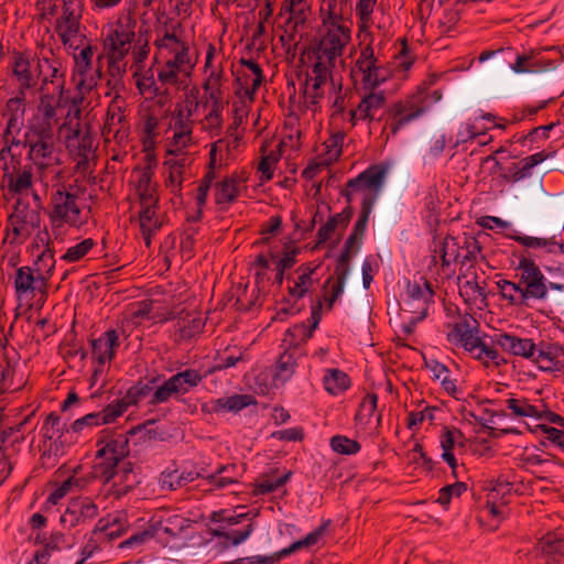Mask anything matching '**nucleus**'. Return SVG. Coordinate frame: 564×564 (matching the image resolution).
Masks as SVG:
<instances>
[{"mask_svg":"<svg viewBox=\"0 0 564 564\" xmlns=\"http://www.w3.org/2000/svg\"><path fill=\"white\" fill-rule=\"evenodd\" d=\"M59 100L52 94H43L36 106V112L28 120V126L36 127H52L56 128L57 124V107Z\"/></svg>","mask_w":564,"mask_h":564,"instance_id":"19","label":"nucleus"},{"mask_svg":"<svg viewBox=\"0 0 564 564\" xmlns=\"http://www.w3.org/2000/svg\"><path fill=\"white\" fill-rule=\"evenodd\" d=\"M215 177H216L215 171H207V173L204 175L203 180L200 181V183L197 187L196 200H197V205L199 206V210L206 203L208 191H209Z\"/></svg>","mask_w":564,"mask_h":564,"instance_id":"63","label":"nucleus"},{"mask_svg":"<svg viewBox=\"0 0 564 564\" xmlns=\"http://www.w3.org/2000/svg\"><path fill=\"white\" fill-rule=\"evenodd\" d=\"M350 41V29L348 26L328 28L326 34L321 39L323 46L334 47L337 54H343Z\"/></svg>","mask_w":564,"mask_h":564,"instance_id":"34","label":"nucleus"},{"mask_svg":"<svg viewBox=\"0 0 564 564\" xmlns=\"http://www.w3.org/2000/svg\"><path fill=\"white\" fill-rule=\"evenodd\" d=\"M97 516L98 506L90 498H74L68 501L59 520L65 529H74L86 525Z\"/></svg>","mask_w":564,"mask_h":564,"instance_id":"9","label":"nucleus"},{"mask_svg":"<svg viewBox=\"0 0 564 564\" xmlns=\"http://www.w3.org/2000/svg\"><path fill=\"white\" fill-rule=\"evenodd\" d=\"M373 207V196L369 198H362L361 202V210L359 217L354 226L352 232L359 236V238L364 237L366 231L367 223L369 219V215Z\"/></svg>","mask_w":564,"mask_h":564,"instance_id":"56","label":"nucleus"},{"mask_svg":"<svg viewBox=\"0 0 564 564\" xmlns=\"http://www.w3.org/2000/svg\"><path fill=\"white\" fill-rule=\"evenodd\" d=\"M9 225L13 242H25L32 232L40 228L41 213L39 208H32L22 198H18L13 213L9 216Z\"/></svg>","mask_w":564,"mask_h":564,"instance_id":"4","label":"nucleus"},{"mask_svg":"<svg viewBox=\"0 0 564 564\" xmlns=\"http://www.w3.org/2000/svg\"><path fill=\"white\" fill-rule=\"evenodd\" d=\"M48 54V56L43 55L37 59V77L42 79L43 84L57 83V88L59 89V94H62L65 86L62 63L55 57L52 51H50Z\"/></svg>","mask_w":564,"mask_h":564,"instance_id":"21","label":"nucleus"},{"mask_svg":"<svg viewBox=\"0 0 564 564\" xmlns=\"http://www.w3.org/2000/svg\"><path fill=\"white\" fill-rule=\"evenodd\" d=\"M296 367L297 364L293 352L286 350L281 354L273 375L274 384L285 383L294 375Z\"/></svg>","mask_w":564,"mask_h":564,"instance_id":"33","label":"nucleus"},{"mask_svg":"<svg viewBox=\"0 0 564 564\" xmlns=\"http://www.w3.org/2000/svg\"><path fill=\"white\" fill-rule=\"evenodd\" d=\"M517 269L522 271L520 282L524 284L520 304H523L528 299H544L547 294V286L544 283V275L535 262L525 256H521Z\"/></svg>","mask_w":564,"mask_h":564,"instance_id":"8","label":"nucleus"},{"mask_svg":"<svg viewBox=\"0 0 564 564\" xmlns=\"http://www.w3.org/2000/svg\"><path fill=\"white\" fill-rule=\"evenodd\" d=\"M279 161V156L271 152L267 155H263L259 162L258 171L262 173L261 181H270L273 176V165H275Z\"/></svg>","mask_w":564,"mask_h":564,"instance_id":"62","label":"nucleus"},{"mask_svg":"<svg viewBox=\"0 0 564 564\" xmlns=\"http://www.w3.org/2000/svg\"><path fill=\"white\" fill-rule=\"evenodd\" d=\"M330 446L333 451L344 455L356 454L360 451V444L343 435H336L330 438Z\"/></svg>","mask_w":564,"mask_h":564,"instance_id":"52","label":"nucleus"},{"mask_svg":"<svg viewBox=\"0 0 564 564\" xmlns=\"http://www.w3.org/2000/svg\"><path fill=\"white\" fill-rule=\"evenodd\" d=\"M496 343L505 351L527 359L533 358L536 352V345L532 339L520 338L507 333L498 335Z\"/></svg>","mask_w":564,"mask_h":564,"instance_id":"23","label":"nucleus"},{"mask_svg":"<svg viewBox=\"0 0 564 564\" xmlns=\"http://www.w3.org/2000/svg\"><path fill=\"white\" fill-rule=\"evenodd\" d=\"M329 523L330 520L325 521L314 531L308 533L304 539L294 542L289 547H285L271 556H251L245 558H237L230 562L229 564H274L275 562L280 561L283 556H286L302 547L315 545L319 541V539L325 534Z\"/></svg>","mask_w":564,"mask_h":564,"instance_id":"10","label":"nucleus"},{"mask_svg":"<svg viewBox=\"0 0 564 564\" xmlns=\"http://www.w3.org/2000/svg\"><path fill=\"white\" fill-rule=\"evenodd\" d=\"M183 324L180 325V336L183 339H189L195 335L199 334L204 327V321L200 316H192L187 314L185 318L182 319Z\"/></svg>","mask_w":564,"mask_h":564,"instance_id":"47","label":"nucleus"},{"mask_svg":"<svg viewBox=\"0 0 564 564\" xmlns=\"http://www.w3.org/2000/svg\"><path fill=\"white\" fill-rule=\"evenodd\" d=\"M424 112V107L416 106L412 100L398 101L387 110L389 119L386 127H389L392 134L406 123L414 120Z\"/></svg>","mask_w":564,"mask_h":564,"instance_id":"15","label":"nucleus"},{"mask_svg":"<svg viewBox=\"0 0 564 564\" xmlns=\"http://www.w3.org/2000/svg\"><path fill=\"white\" fill-rule=\"evenodd\" d=\"M133 39L134 32L124 29L122 25L111 30L104 42L107 58L122 62L130 51Z\"/></svg>","mask_w":564,"mask_h":564,"instance_id":"16","label":"nucleus"},{"mask_svg":"<svg viewBox=\"0 0 564 564\" xmlns=\"http://www.w3.org/2000/svg\"><path fill=\"white\" fill-rule=\"evenodd\" d=\"M408 294L413 301H423V307H426V303L432 301L434 292L431 282L424 280L422 284L417 282L409 283Z\"/></svg>","mask_w":564,"mask_h":564,"instance_id":"46","label":"nucleus"},{"mask_svg":"<svg viewBox=\"0 0 564 564\" xmlns=\"http://www.w3.org/2000/svg\"><path fill=\"white\" fill-rule=\"evenodd\" d=\"M48 283L45 278L37 275L31 267H21L15 271L14 289L19 299L23 296L34 297L36 294L42 296L47 293Z\"/></svg>","mask_w":564,"mask_h":564,"instance_id":"14","label":"nucleus"},{"mask_svg":"<svg viewBox=\"0 0 564 564\" xmlns=\"http://www.w3.org/2000/svg\"><path fill=\"white\" fill-rule=\"evenodd\" d=\"M44 437L52 440L54 437H62L64 432L68 433L65 424L61 423V417L55 413H50L43 426Z\"/></svg>","mask_w":564,"mask_h":564,"instance_id":"53","label":"nucleus"},{"mask_svg":"<svg viewBox=\"0 0 564 564\" xmlns=\"http://www.w3.org/2000/svg\"><path fill=\"white\" fill-rule=\"evenodd\" d=\"M95 246V241L91 238H87L79 243L67 249L63 259L69 262H75L84 258Z\"/></svg>","mask_w":564,"mask_h":564,"instance_id":"55","label":"nucleus"},{"mask_svg":"<svg viewBox=\"0 0 564 564\" xmlns=\"http://www.w3.org/2000/svg\"><path fill=\"white\" fill-rule=\"evenodd\" d=\"M378 397L375 393L367 394L361 403L359 404V409L356 413V421L364 424H369L372 416H375L377 411Z\"/></svg>","mask_w":564,"mask_h":564,"instance_id":"44","label":"nucleus"},{"mask_svg":"<svg viewBox=\"0 0 564 564\" xmlns=\"http://www.w3.org/2000/svg\"><path fill=\"white\" fill-rule=\"evenodd\" d=\"M535 557L564 558V535L558 532H547L538 542L534 549Z\"/></svg>","mask_w":564,"mask_h":564,"instance_id":"28","label":"nucleus"},{"mask_svg":"<svg viewBox=\"0 0 564 564\" xmlns=\"http://www.w3.org/2000/svg\"><path fill=\"white\" fill-rule=\"evenodd\" d=\"M205 375L198 370L186 369L171 377L181 394L187 393L192 388L197 387Z\"/></svg>","mask_w":564,"mask_h":564,"instance_id":"39","label":"nucleus"},{"mask_svg":"<svg viewBox=\"0 0 564 564\" xmlns=\"http://www.w3.org/2000/svg\"><path fill=\"white\" fill-rule=\"evenodd\" d=\"M436 252H440L442 267L446 268L452 262L462 264L474 262L477 253L480 252V247L474 238H465L464 243L460 245L457 238L446 236L440 241V249Z\"/></svg>","mask_w":564,"mask_h":564,"instance_id":"7","label":"nucleus"},{"mask_svg":"<svg viewBox=\"0 0 564 564\" xmlns=\"http://www.w3.org/2000/svg\"><path fill=\"white\" fill-rule=\"evenodd\" d=\"M316 268L310 265H301L296 272L300 273L297 281L293 286L289 288V294L295 299H301L305 295L308 289L313 285L312 274Z\"/></svg>","mask_w":564,"mask_h":564,"instance_id":"40","label":"nucleus"},{"mask_svg":"<svg viewBox=\"0 0 564 564\" xmlns=\"http://www.w3.org/2000/svg\"><path fill=\"white\" fill-rule=\"evenodd\" d=\"M158 525L161 531L172 538L180 535L188 527L187 520L178 514H171L161 519Z\"/></svg>","mask_w":564,"mask_h":564,"instance_id":"42","label":"nucleus"},{"mask_svg":"<svg viewBox=\"0 0 564 564\" xmlns=\"http://www.w3.org/2000/svg\"><path fill=\"white\" fill-rule=\"evenodd\" d=\"M549 158H550L549 153L541 151V152H538L535 154H532L530 156L522 159V161H521L522 166L512 173V176H511L512 181L519 182V181L525 178L527 176L530 175L531 169H533L535 165L542 163L543 161H545Z\"/></svg>","mask_w":564,"mask_h":564,"instance_id":"43","label":"nucleus"},{"mask_svg":"<svg viewBox=\"0 0 564 564\" xmlns=\"http://www.w3.org/2000/svg\"><path fill=\"white\" fill-rule=\"evenodd\" d=\"M22 144L40 174L61 165L59 137L52 127L25 126Z\"/></svg>","mask_w":564,"mask_h":564,"instance_id":"1","label":"nucleus"},{"mask_svg":"<svg viewBox=\"0 0 564 564\" xmlns=\"http://www.w3.org/2000/svg\"><path fill=\"white\" fill-rule=\"evenodd\" d=\"M12 72L14 77L19 83L20 95L21 97L11 98L8 101V107L12 108L13 106H20L24 100V90L32 88L35 86V77L33 76L30 68L29 58L19 52H14L13 54V63H12Z\"/></svg>","mask_w":564,"mask_h":564,"instance_id":"17","label":"nucleus"},{"mask_svg":"<svg viewBox=\"0 0 564 564\" xmlns=\"http://www.w3.org/2000/svg\"><path fill=\"white\" fill-rule=\"evenodd\" d=\"M139 220L141 230L158 231L162 227V221L156 216V207L141 208Z\"/></svg>","mask_w":564,"mask_h":564,"instance_id":"54","label":"nucleus"},{"mask_svg":"<svg viewBox=\"0 0 564 564\" xmlns=\"http://www.w3.org/2000/svg\"><path fill=\"white\" fill-rule=\"evenodd\" d=\"M345 132H337L325 141V147L327 149V153L329 154V160H337L341 154V147L345 140Z\"/></svg>","mask_w":564,"mask_h":564,"instance_id":"64","label":"nucleus"},{"mask_svg":"<svg viewBox=\"0 0 564 564\" xmlns=\"http://www.w3.org/2000/svg\"><path fill=\"white\" fill-rule=\"evenodd\" d=\"M387 98L383 91H370L365 95L358 105L359 119L361 120H375L377 119V112L381 110L386 105ZM381 118H378L380 120Z\"/></svg>","mask_w":564,"mask_h":564,"instance_id":"30","label":"nucleus"},{"mask_svg":"<svg viewBox=\"0 0 564 564\" xmlns=\"http://www.w3.org/2000/svg\"><path fill=\"white\" fill-rule=\"evenodd\" d=\"M209 99L212 100V109L206 115L205 120L212 126V127H218L221 123V110H223V102H221V96L218 95L217 91H210Z\"/></svg>","mask_w":564,"mask_h":564,"instance_id":"58","label":"nucleus"},{"mask_svg":"<svg viewBox=\"0 0 564 564\" xmlns=\"http://www.w3.org/2000/svg\"><path fill=\"white\" fill-rule=\"evenodd\" d=\"M76 200L77 196L67 191L64 185L58 186L52 193L50 218L53 226H61L62 224L80 225V208Z\"/></svg>","mask_w":564,"mask_h":564,"instance_id":"5","label":"nucleus"},{"mask_svg":"<svg viewBox=\"0 0 564 564\" xmlns=\"http://www.w3.org/2000/svg\"><path fill=\"white\" fill-rule=\"evenodd\" d=\"M254 397L250 394H235L228 398H220L214 402L213 410L215 412L230 411L238 412L246 406L256 403Z\"/></svg>","mask_w":564,"mask_h":564,"instance_id":"36","label":"nucleus"},{"mask_svg":"<svg viewBox=\"0 0 564 564\" xmlns=\"http://www.w3.org/2000/svg\"><path fill=\"white\" fill-rule=\"evenodd\" d=\"M124 106L126 100L121 95H115L112 96V99L109 104L108 110H107V118L104 126V134H109L112 131V128L121 124L124 120Z\"/></svg>","mask_w":564,"mask_h":564,"instance_id":"35","label":"nucleus"},{"mask_svg":"<svg viewBox=\"0 0 564 564\" xmlns=\"http://www.w3.org/2000/svg\"><path fill=\"white\" fill-rule=\"evenodd\" d=\"M34 271L37 275H42L45 278V282L48 283L50 278L52 276V272L55 267L54 256L50 249L42 251V253L37 257V260L34 263Z\"/></svg>","mask_w":564,"mask_h":564,"instance_id":"48","label":"nucleus"},{"mask_svg":"<svg viewBox=\"0 0 564 564\" xmlns=\"http://www.w3.org/2000/svg\"><path fill=\"white\" fill-rule=\"evenodd\" d=\"M322 317V302L318 301L315 305L312 306L311 314V325L306 326L305 324L295 325L292 328H289L286 332V337H291L289 340L290 345H299L300 341H306L308 338L313 336V332L317 328Z\"/></svg>","mask_w":564,"mask_h":564,"instance_id":"26","label":"nucleus"},{"mask_svg":"<svg viewBox=\"0 0 564 564\" xmlns=\"http://www.w3.org/2000/svg\"><path fill=\"white\" fill-rule=\"evenodd\" d=\"M348 268H337L336 276H329L324 284V300L327 308L332 310L334 303L344 291Z\"/></svg>","mask_w":564,"mask_h":564,"instance_id":"31","label":"nucleus"},{"mask_svg":"<svg viewBox=\"0 0 564 564\" xmlns=\"http://www.w3.org/2000/svg\"><path fill=\"white\" fill-rule=\"evenodd\" d=\"M100 77V68L93 72L91 63L75 59L73 79L76 83V87L80 93H83L84 90H91L97 85V82Z\"/></svg>","mask_w":564,"mask_h":564,"instance_id":"29","label":"nucleus"},{"mask_svg":"<svg viewBox=\"0 0 564 564\" xmlns=\"http://www.w3.org/2000/svg\"><path fill=\"white\" fill-rule=\"evenodd\" d=\"M479 324L471 316H465L460 322L455 323L448 339L459 343L474 358L480 360L485 367L490 362L495 366L506 364L497 349L487 346L478 336Z\"/></svg>","mask_w":564,"mask_h":564,"instance_id":"2","label":"nucleus"},{"mask_svg":"<svg viewBox=\"0 0 564 564\" xmlns=\"http://www.w3.org/2000/svg\"><path fill=\"white\" fill-rule=\"evenodd\" d=\"M466 490L467 485L463 481H456L455 484L447 485L440 490L436 502L442 506H447L453 496L459 497Z\"/></svg>","mask_w":564,"mask_h":564,"instance_id":"57","label":"nucleus"},{"mask_svg":"<svg viewBox=\"0 0 564 564\" xmlns=\"http://www.w3.org/2000/svg\"><path fill=\"white\" fill-rule=\"evenodd\" d=\"M507 408L512 411V414L519 417H535L538 416L539 409L530 404L527 399L510 398L506 401Z\"/></svg>","mask_w":564,"mask_h":564,"instance_id":"45","label":"nucleus"},{"mask_svg":"<svg viewBox=\"0 0 564 564\" xmlns=\"http://www.w3.org/2000/svg\"><path fill=\"white\" fill-rule=\"evenodd\" d=\"M291 15L286 22L288 25L293 24L295 31L299 25H303L306 21V12L310 6L305 0H291Z\"/></svg>","mask_w":564,"mask_h":564,"instance_id":"51","label":"nucleus"},{"mask_svg":"<svg viewBox=\"0 0 564 564\" xmlns=\"http://www.w3.org/2000/svg\"><path fill=\"white\" fill-rule=\"evenodd\" d=\"M129 455L128 438L120 435L105 444L104 447L97 451L96 459L99 462L95 464L96 476L99 477L104 484H109L113 477V473L120 469L121 463H128L126 457Z\"/></svg>","mask_w":564,"mask_h":564,"instance_id":"3","label":"nucleus"},{"mask_svg":"<svg viewBox=\"0 0 564 564\" xmlns=\"http://www.w3.org/2000/svg\"><path fill=\"white\" fill-rule=\"evenodd\" d=\"M82 14V0H64L62 15L56 20V32L64 44L79 34Z\"/></svg>","mask_w":564,"mask_h":564,"instance_id":"12","label":"nucleus"},{"mask_svg":"<svg viewBox=\"0 0 564 564\" xmlns=\"http://www.w3.org/2000/svg\"><path fill=\"white\" fill-rule=\"evenodd\" d=\"M139 482L138 475L133 470V464L131 462L121 463L120 469L113 473L109 482L111 485L108 489V496L120 499L128 495Z\"/></svg>","mask_w":564,"mask_h":564,"instance_id":"18","label":"nucleus"},{"mask_svg":"<svg viewBox=\"0 0 564 564\" xmlns=\"http://www.w3.org/2000/svg\"><path fill=\"white\" fill-rule=\"evenodd\" d=\"M203 477V474L196 471H187L177 474L176 470L162 473L161 475V487L163 489L176 490L187 485L188 482L194 481L195 479Z\"/></svg>","mask_w":564,"mask_h":564,"instance_id":"37","label":"nucleus"},{"mask_svg":"<svg viewBox=\"0 0 564 564\" xmlns=\"http://www.w3.org/2000/svg\"><path fill=\"white\" fill-rule=\"evenodd\" d=\"M181 394L171 378L165 380L160 387H158L151 397L150 404L156 405L166 402L172 395Z\"/></svg>","mask_w":564,"mask_h":564,"instance_id":"50","label":"nucleus"},{"mask_svg":"<svg viewBox=\"0 0 564 564\" xmlns=\"http://www.w3.org/2000/svg\"><path fill=\"white\" fill-rule=\"evenodd\" d=\"M291 473H286L283 476L279 477L274 481L268 479H261L256 484L254 492L257 495H265L276 490L279 487L283 486L288 479L290 478Z\"/></svg>","mask_w":564,"mask_h":564,"instance_id":"60","label":"nucleus"},{"mask_svg":"<svg viewBox=\"0 0 564 564\" xmlns=\"http://www.w3.org/2000/svg\"><path fill=\"white\" fill-rule=\"evenodd\" d=\"M356 68L362 74L365 88L373 90L380 85L378 79V58L375 56L371 44L366 45L356 61Z\"/></svg>","mask_w":564,"mask_h":564,"instance_id":"20","label":"nucleus"},{"mask_svg":"<svg viewBox=\"0 0 564 564\" xmlns=\"http://www.w3.org/2000/svg\"><path fill=\"white\" fill-rule=\"evenodd\" d=\"M198 102L186 99L183 104H178L173 113L174 120V135L173 145L178 149L185 148L192 140L193 123L192 120L194 111L197 109Z\"/></svg>","mask_w":564,"mask_h":564,"instance_id":"11","label":"nucleus"},{"mask_svg":"<svg viewBox=\"0 0 564 564\" xmlns=\"http://www.w3.org/2000/svg\"><path fill=\"white\" fill-rule=\"evenodd\" d=\"M155 383V380H151L149 382L138 381L134 386L130 387L124 394L123 399L128 403L129 406L137 405L140 401L152 395Z\"/></svg>","mask_w":564,"mask_h":564,"instance_id":"41","label":"nucleus"},{"mask_svg":"<svg viewBox=\"0 0 564 564\" xmlns=\"http://www.w3.org/2000/svg\"><path fill=\"white\" fill-rule=\"evenodd\" d=\"M17 370L11 367H7L2 371L1 380H0V391L4 392H13L18 391L22 388V380L15 381Z\"/></svg>","mask_w":564,"mask_h":564,"instance_id":"59","label":"nucleus"},{"mask_svg":"<svg viewBox=\"0 0 564 564\" xmlns=\"http://www.w3.org/2000/svg\"><path fill=\"white\" fill-rule=\"evenodd\" d=\"M90 344L93 358L102 366L115 357V350L119 346V335L117 330L109 329L99 338L93 339Z\"/></svg>","mask_w":564,"mask_h":564,"instance_id":"22","label":"nucleus"},{"mask_svg":"<svg viewBox=\"0 0 564 564\" xmlns=\"http://www.w3.org/2000/svg\"><path fill=\"white\" fill-rule=\"evenodd\" d=\"M128 408V403L123 398H121L107 405L104 410L97 412V414H99V419H101L102 424H109L122 415Z\"/></svg>","mask_w":564,"mask_h":564,"instance_id":"49","label":"nucleus"},{"mask_svg":"<svg viewBox=\"0 0 564 564\" xmlns=\"http://www.w3.org/2000/svg\"><path fill=\"white\" fill-rule=\"evenodd\" d=\"M564 356V349L556 344L541 343L536 346V352L531 358L538 367L543 371H553L560 369L562 366L558 358Z\"/></svg>","mask_w":564,"mask_h":564,"instance_id":"24","label":"nucleus"},{"mask_svg":"<svg viewBox=\"0 0 564 564\" xmlns=\"http://www.w3.org/2000/svg\"><path fill=\"white\" fill-rule=\"evenodd\" d=\"M314 77L307 75L304 82L303 96L307 108L316 112L319 108V101L323 98L322 86L326 83L330 70L328 66L321 61H316L312 69Z\"/></svg>","mask_w":564,"mask_h":564,"instance_id":"13","label":"nucleus"},{"mask_svg":"<svg viewBox=\"0 0 564 564\" xmlns=\"http://www.w3.org/2000/svg\"><path fill=\"white\" fill-rule=\"evenodd\" d=\"M242 183H245V178L234 174L216 184L215 202L221 210L225 209L224 205H229L236 200Z\"/></svg>","mask_w":564,"mask_h":564,"instance_id":"25","label":"nucleus"},{"mask_svg":"<svg viewBox=\"0 0 564 564\" xmlns=\"http://www.w3.org/2000/svg\"><path fill=\"white\" fill-rule=\"evenodd\" d=\"M387 172L388 169L386 166L373 164L360 173L357 177L349 180L346 186V191L343 193L348 204L352 202V193L358 191L365 192L364 198L373 196L375 203L379 192L383 186Z\"/></svg>","mask_w":564,"mask_h":564,"instance_id":"6","label":"nucleus"},{"mask_svg":"<svg viewBox=\"0 0 564 564\" xmlns=\"http://www.w3.org/2000/svg\"><path fill=\"white\" fill-rule=\"evenodd\" d=\"M126 74V64L121 61L108 59L106 96L121 95L126 89L123 75Z\"/></svg>","mask_w":564,"mask_h":564,"instance_id":"32","label":"nucleus"},{"mask_svg":"<svg viewBox=\"0 0 564 564\" xmlns=\"http://www.w3.org/2000/svg\"><path fill=\"white\" fill-rule=\"evenodd\" d=\"M323 381L326 391L330 394H338L350 386L349 377L338 369H328Z\"/></svg>","mask_w":564,"mask_h":564,"instance_id":"38","label":"nucleus"},{"mask_svg":"<svg viewBox=\"0 0 564 564\" xmlns=\"http://www.w3.org/2000/svg\"><path fill=\"white\" fill-rule=\"evenodd\" d=\"M8 191L13 195L26 194L33 186V171L31 166L18 169L3 176Z\"/></svg>","mask_w":564,"mask_h":564,"instance_id":"27","label":"nucleus"},{"mask_svg":"<svg viewBox=\"0 0 564 564\" xmlns=\"http://www.w3.org/2000/svg\"><path fill=\"white\" fill-rule=\"evenodd\" d=\"M73 135L79 139L76 155L83 153H95L93 135L89 132L82 134L79 123H77L76 128L73 130Z\"/></svg>","mask_w":564,"mask_h":564,"instance_id":"61","label":"nucleus"}]
</instances>
